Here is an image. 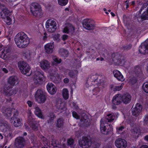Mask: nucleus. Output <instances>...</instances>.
<instances>
[{
    "instance_id": "nucleus-14",
    "label": "nucleus",
    "mask_w": 148,
    "mask_h": 148,
    "mask_svg": "<svg viewBox=\"0 0 148 148\" xmlns=\"http://www.w3.org/2000/svg\"><path fill=\"white\" fill-rule=\"evenodd\" d=\"M121 94L115 95L113 97L112 100V108L115 109L117 108L116 106H118L121 104L122 102Z\"/></svg>"
},
{
    "instance_id": "nucleus-20",
    "label": "nucleus",
    "mask_w": 148,
    "mask_h": 148,
    "mask_svg": "<svg viewBox=\"0 0 148 148\" xmlns=\"http://www.w3.org/2000/svg\"><path fill=\"white\" fill-rule=\"evenodd\" d=\"M80 125L81 127H88L90 126V123L89 118L86 114L82 116L80 119Z\"/></svg>"
},
{
    "instance_id": "nucleus-35",
    "label": "nucleus",
    "mask_w": 148,
    "mask_h": 148,
    "mask_svg": "<svg viewBox=\"0 0 148 148\" xmlns=\"http://www.w3.org/2000/svg\"><path fill=\"white\" fill-rule=\"evenodd\" d=\"M10 15V11L7 9H3L1 12V16L2 18H4L5 16Z\"/></svg>"
},
{
    "instance_id": "nucleus-22",
    "label": "nucleus",
    "mask_w": 148,
    "mask_h": 148,
    "mask_svg": "<svg viewBox=\"0 0 148 148\" xmlns=\"http://www.w3.org/2000/svg\"><path fill=\"white\" fill-rule=\"evenodd\" d=\"M47 88L49 93L52 95L55 94L57 88L55 86L51 83H48L47 85Z\"/></svg>"
},
{
    "instance_id": "nucleus-31",
    "label": "nucleus",
    "mask_w": 148,
    "mask_h": 148,
    "mask_svg": "<svg viewBox=\"0 0 148 148\" xmlns=\"http://www.w3.org/2000/svg\"><path fill=\"white\" fill-rule=\"evenodd\" d=\"M59 53L61 56L65 58L68 56L69 52L67 50L62 48L59 49Z\"/></svg>"
},
{
    "instance_id": "nucleus-24",
    "label": "nucleus",
    "mask_w": 148,
    "mask_h": 148,
    "mask_svg": "<svg viewBox=\"0 0 148 148\" xmlns=\"http://www.w3.org/2000/svg\"><path fill=\"white\" fill-rule=\"evenodd\" d=\"M121 97L122 102L124 104H127L130 102L132 99L131 95L128 93L123 95L121 94Z\"/></svg>"
},
{
    "instance_id": "nucleus-58",
    "label": "nucleus",
    "mask_w": 148,
    "mask_h": 148,
    "mask_svg": "<svg viewBox=\"0 0 148 148\" xmlns=\"http://www.w3.org/2000/svg\"><path fill=\"white\" fill-rule=\"evenodd\" d=\"M27 103L28 106L30 107H31L33 104V102L30 100H28L27 102Z\"/></svg>"
},
{
    "instance_id": "nucleus-13",
    "label": "nucleus",
    "mask_w": 148,
    "mask_h": 148,
    "mask_svg": "<svg viewBox=\"0 0 148 148\" xmlns=\"http://www.w3.org/2000/svg\"><path fill=\"white\" fill-rule=\"evenodd\" d=\"M100 130L101 133L105 135H108L109 134H111V133L113 130V128L112 126L111 125H104V123H101V120L100 121Z\"/></svg>"
},
{
    "instance_id": "nucleus-6",
    "label": "nucleus",
    "mask_w": 148,
    "mask_h": 148,
    "mask_svg": "<svg viewBox=\"0 0 148 148\" xmlns=\"http://www.w3.org/2000/svg\"><path fill=\"white\" fill-rule=\"evenodd\" d=\"M33 7L30 8V11L32 14L36 16H40L42 15V10L40 5L37 3H32V5Z\"/></svg>"
},
{
    "instance_id": "nucleus-36",
    "label": "nucleus",
    "mask_w": 148,
    "mask_h": 148,
    "mask_svg": "<svg viewBox=\"0 0 148 148\" xmlns=\"http://www.w3.org/2000/svg\"><path fill=\"white\" fill-rule=\"evenodd\" d=\"M133 71L135 74H143L140 66L138 65L134 67Z\"/></svg>"
},
{
    "instance_id": "nucleus-50",
    "label": "nucleus",
    "mask_w": 148,
    "mask_h": 148,
    "mask_svg": "<svg viewBox=\"0 0 148 148\" xmlns=\"http://www.w3.org/2000/svg\"><path fill=\"white\" fill-rule=\"evenodd\" d=\"M124 126H121L116 128L117 132L119 134H121L123 130L124 129Z\"/></svg>"
},
{
    "instance_id": "nucleus-46",
    "label": "nucleus",
    "mask_w": 148,
    "mask_h": 148,
    "mask_svg": "<svg viewBox=\"0 0 148 148\" xmlns=\"http://www.w3.org/2000/svg\"><path fill=\"white\" fill-rule=\"evenodd\" d=\"M100 89L98 87H96L93 89L92 93L93 95H97L99 92Z\"/></svg>"
},
{
    "instance_id": "nucleus-23",
    "label": "nucleus",
    "mask_w": 148,
    "mask_h": 148,
    "mask_svg": "<svg viewBox=\"0 0 148 148\" xmlns=\"http://www.w3.org/2000/svg\"><path fill=\"white\" fill-rule=\"evenodd\" d=\"M74 31V27L70 23L67 24L63 30V32L65 34H69L70 32L72 34Z\"/></svg>"
},
{
    "instance_id": "nucleus-27",
    "label": "nucleus",
    "mask_w": 148,
    "mask_h": 148,
    "mask_svg": "<svg viewBox=\"0 0 148 148\" xmlns=\"http://www.w3.org/2000/svg\"><path fill=\"white\" fill-rule=\"evenodd\" d=\"M34 109L35 110L34 111V113L35 115L38 117L42 119H44V116L40 108L37 106L35 107Z\"/></svg>"
},
{
    "instance_id": "nucleus-9",
    "label": "nucleus",
    "mask_w": 148,
    "mask_h": 148,
    "mask_svg": "<svg viewBox=\"0 0 148 148\" xmlns=\"http://www.w3.org/2000/svg\"><path fill=\"white\" fill-rule=\"evenodd\" d=\"M26 140L23 136H19L15 140L14 145L16 148H23L25 145Z\"/></svg>"
},
{
    "instance_id": "nucleus-51",
    "label": "nucleus",
    "mask_w": 148,
    "mask_h": 148,
    "mask_svg": "<svg viewBox=\"0 0 148 148\" xmlns=\"http://www.w3.org/2000/svg\"><path fill=\"white\" fill-rule=\"evenodd\" d=\"M72 114L74 118L77 119H79V116L78 114L76 112L73 111L72 112Z\"/></svg>"
},
{
    "instance_id": "nucleus-49",
    "label": "nucleus",
    "mask_w": 148,
    "mask_h": 148,
    "mask_svg": "<svg viewBox=\"0 0 148 148\" xmlns=\"http://www.w3.org/2000/svg\"><path fill=\"white\" fill-rule=\"evenodd\" d=\"M53 60L54 62L57 64L60 63L62 61L61 59H59L56 56L53 57Z\"/></svg>"
},
{
    "instance_id": "nucleus-10",
    "label": "nucleus",
    "mask_w": 148,
    "mask_h": 148,
    "mask_svg": "<svg viewBox=\"0 0 148 148\" xmlns=\"http://www.w3.org/2000/svg\"><path fill=\"white\" fill-rule=\"evenodd\" d=\"M84 27L88 30L93 29L95 27V24L94 21L90 19H85L82 22Z\"/></svg>"
},
{
    "instance_id": "nucleus-63",
    "label": "nucleus",
    "mask_w": 148,
    "mask_h": 148,
    "mask_svg": "<svg viewBox=\"0 0 148 148\" xmlns=\"http://www.w3.org/2000/svg\"><path fill=\"white\" fill-rule=\"evenodd\" d=\"M2 70L3 71L4 73H8V71L7 69L5 68H3L2 69Z\"/></svg>"
},
{
    "instance_id": "nucleus-40",
    "label": "nucleus",
    "mask_w": 148,
    "mask_h": 148,
    "mask_svg": "<svg viewBox=\"0 0 148 148\" xmlns=\"http://www.w3.org/2000/svg\"><path fill=\"white\" fill-rule=\"evenodd\" d=\"M63 119L61 118H59L57 120L56 126L58 127H60L63 125Z\"/></svg>"
},
{
    "instance_id": "nucleus-47",
    "label": "nucleus",
    "mask_w": 148,
    "mask_h": 148,
    "mask_svg": "<svg viewBox=\"0 0 148 148\" xmlns=\"http://www.w3.org/2000/svg\"><path fill=\"white\" fill-rule=\"evenodd\" d=\"M142 88L145 92L148 93V83H145L143 85Z\"/></svg>"
},
{
    "instance_id": "nucleus-29",
    "label": "nucleus",
    "mask_w": 148,
    "mask_h": 148,
    "mask_svg": "<svg viewBox=\"0 0 148 148\" xmlns=\"http://www.w3.org/2000/svg\"><path fill=\"white\" fill-rule=\"evenodd\" d=\"M47 117V123L50 124H53V123L54 119L56 117L55 115L53 113L50 112L49 114Z\"/></svg>"
},
{
    "instance_id": "nucleus-55",
    "label": "nucleus",
    "mask_w": 148,
    "mask_h": 148,
    "mask_svg": "<svg viewBox=\"0 0 148 148\" xmlns=\"http://www.w3.org/2000/svg\"><path fill=\"white\" fill-rule=\"evenodd\" d=\"M60 37V35L58 34H57L54 35V38L56 40L58 41L59 40Z\"/></svg>"
},
{
    "instance_id": "nucleus-61",
    "label": "nucleus",
    "mask_w": 148,
    "mask_h": 148,
    "mask_svg": "<svg viewBox=\"0 0 148 148\" xmlns=\"http://www.w3.org/2000/svg\"><path fill=\"white\" fill-rule=\"evenodd\" d=\"M63 82L65 83H68L69 82V79L67 78H65L64 79Z\"/></svg>"
},
{
    "instance_id": "nucleus-11",
    "label": "nucleus",
    "mask_w": 148,
    "mask_h": 148,
    "mask_svg": "<svg viewBox=\"0 0 148 148\" xmlns=\"http://www.w3.org/2000/svg\"><path fill=\"white\" fill-rule=\"evenodd\" d=\"M18 65L19 69L23 74H26L30 69V67L29 65L24 61L19 62Z\"/></svg>"
},
{
    "instance_id": "nucleus-54",
    "label": "nucleus",
    "mask_w": 148,
    "mask_h": 148,
    "mask_svg": "<svg viewBox=\"0 0 148 148\" xmlns=\"http://www.w3.org/2000/svg\"><path fill=\"white\" fill-rule=\"evenodd\" d=\"M68 38V36L66 34H64L62 36V39L63 40L65 41Z\"/></svg>"
},
{
    "instance_id": "nucleus-5",
    "label": "nucleus",
    "mask_w": 148,
    "mask_h": 148,
    "mask_svg": "<svg viewBox=\"0 0 148 148\" xmlns=\"http://www.w3.org/2000/svg\"><path fill=\"white\" fill-rule=\"evenodd\" d=\"M112 55L114 56L112 60L115 65L122 66L125 64V58H122V55L119 52L114 53Z\"/></svg>"
},
{
    "instance_id": "nucleus-33",
    "label": "nucleus",
    "mask_w": 148,
    "mask_h": 148,
    "mask_svg": "<svg viewBox=\"0 0 148 148\" xmlns=\"http://www.w3.org/2000/svg\"><path fill=\"white\" fill-rule=\"evenodd\" d=\"M62 95L63 98L65 100H67L69 97V91L66 88L63 89L62 92Z\"/></svg>"
},
{
    "instance_id": "nucleus-3",
    "label": "nucleus",
    "mask_w": 148,
    "mask_h": 148,
    "mask_svg": "<svg viewBox=\"0 0 148 148\" xmlns=\"http://www.w3.org/2000/svg\"><path fill=\"white\" fill-rule=\"evenodd\" d=\"M0 127L1 131L4 132L5 137L8 139H11L13 137L11 127L7 121H2L0 124Z\"/></svg>"
},
{
    "instance_id": "nucleus-62",
    "label": "nucleus",
    "mask_w": 148,
    "mask_h": 148,
    "mask_svg": "<svg viewBox=\"0 0 148 148\" xmlns=\"http://www.w3.org/2000/svg\"><path fill=\"white\" fill-rule=\"evenodd\" d=\"M142 6H144V8H145L146 7L148 6V1H147L145 3H144L143 5ZM148 9V7H147V10Z\"/></svg>"
},
{
    "instance_id": "nucleus-26",
    "label": "nucleus",
    "mask_w": 148,
    "mask_h": 148,
    "mask_svg": "<svg viewBox=\"0 0 148 148\" xmlns=\"http://www.w3.org/2000/svg\"><path fill=\"white\" fill-rule=\"evenodd\" d=\"M18 80V77L15 76H10L8 78V82L9 86L12 87L14 86Z\"/></svg>"
},
{
    "instance_id": "nucleus-56",
    "label": "nucleus",
    "mask_w": 148,
    "mask_h": 148,
    "mask_svg": "<svg viewBox=\"0 0 148 148\" xmlns=\"http://www.w3.org/2000/svg\"><path fill=\"white\" fill-rule=\"evenodd\" d=\"M51 145L52 146L54 147L56 146V142L54 140H52L51 143Z\"/></svg>"
},
{
    "instance_id": "nucleus-25",
    "label": "nucleus",
    "mask_w": 148,
    "mask_h": 148,
    "mask_svg": "<svg viewBox=\"0 0 148 148\" xmlns=\"http://www.w3.org/2000/svg\"><path fill=\"white\" fill-rule=\"evenodd\" d=\"M54 47V46L53 42L48 43L44 46L45 52L48 54L53 52Z\"/></svg>"
},
{
    "instance_id": "nucleus-45",
    "label": "nucleus",
    "mask_w": 148,
    "mask_h": 148,
    "mask_svg": "<svg viewBox=\"0 0 148 148\" xmlns=\"http://www.w3.org/2000/svg\"><path fill=\"white\" fill-rule=\"evenodd\" d=\"M114 76L119 81H123L125 80L123 75H114Z\"/></svg>"
},
{
    "instance_id": "nucleus-48",
    "label": "nucleus",
    "mask_w": 148,
    "mask_h": 148,
    "mask_svg": "<svg viewBox=\"0 0 148 148\" xmlns=\"http://www.w3.org/2000/svg\"><path fill=\"white\" fill-rule=\"evenodd\" d=\"M10 15L5 16V17H4V18H3L7 20L8 22H7V23L9 25L11 24L12 21V19L10 17Z\"/></svg>"
},
{
    "instance_id": "nucleus-21",
    "label": "nucleus",
    "mask_w": 148,
    "mask_h": 148,
    "mask_svg": "<svg viewBox=\"0 0 148 148\" xmlns=\"http://www.w3.org/2000/svg\"><path fill=\"white\" fill-rule=\"evenodd\" d=\"M142 109V106L140 103H137L135 108L132 109L133 115L135 116H138L141 112Z\"/></svg>"
},
{
    "instance_id": "nucleus-37",
    "label": "nucleus",
    "mask_w": 148,
    "mask_h": 148,
    "mask_svg": "<svg viewBox=\"0 0 148 148\" xmlns=\"http://www.w3.org/2000/svg\"><path fill=\"white\" fill-rule=\"evenodd\" d=\"M50 76L53 77V79H54V82L56 83H59L61 80V78L60 75H50Z\"/></svg>"
},
{
    "instance_id": "nucleus-15",
    "label": "nucleus",
    "mask_w": 148,
    "mask_h": 148,
    "mask_svg": "<svg viewBox=\"0 0 148 148\" xmlns=\"http://www.w3.org/2000/svg\"><path fill=\"white\" fill-rule=\"evenodd\" d=\"M101 75H90L89 77L87 78L85 84L86 87L88 88L93 85L92 82H95L98 80L99 76Z\"/></svg>"
},
{
    "instance_id": "nucleus-34",
    "label": "nucleus",
    "mask_w": 148,
    "mask_h": 148,
    "mask_svg": "<svg viewBox=\"0 0 148 148\" xmlns=\"http://www.w3.org/2000/svg\"><path fill=\"white\" fill-rule=\"evenodd\" d=\"M81 59L80 58L79 59H75V62L73 63V65L76 69L79 68L81 66V63L80 62Z\"/></svg>"
},
{
    "instance_id": "nucleus-17",
    "label": "nucleus",
    "mask_w": 148,
    "mask_h": 148,
    "mask_svg": "<svg viewBox=\"0 0 148 148\" xmlns=\"http://www.w3.org/2000/svg\"><path fill=\"white\" fill-rule=\"evenodd\" d=\"M139 51L141 54L145 55L148 53V38L141 43L139 47Z\"/></svg>"
},
{
    "instance_id": "nucleus-30",
    "label": "nucleus",
    "mask_w": 148,
    "mask_h": 148,
    "mask_svg": "<svg viewBox=\"0 0 148 148\" xmlns=\"http://www.w3.org/2000/svg\"><path fill=\"white\" fill-rule=\"evenodd\" d=\"M29 124L32 130L35 131H37L38 130V123L34 120H33L30 121Z\"/></svg>"
},
{
    "instance_id": "nucleus-44",
    "label": "nucleus",
    "mask_w": 148,
    "mask_h": 148,
    "mask_svg": "<svg viewBox=\"0 0 148 148\" xmlns=\"http://www.w3.org/2000/svg\"><path fill=\"white\" fill-rule=\"evenodd\" d=\"M74 142V140L71 138L68 139L67 140V144L68 146L72 147L73 146Z\"/></svg>"
},
{
    "instance_id": "nucleus-39",
    "label": "nucleus",
    "mask_w": 148,
    "mask_h": 148,
    "mask_svg": "<svg viewBox=\"0 0 148 148\" xmlns=\"http://www.w3.org/2000/svg\"><path fill=\"white\" fill-rule=\"evenodd\" d=\"M115 116L113 114H110L107 115L106 117V119L108 122H111L114 119Z\"/></svg>"
},
{
    "instance_id": "nucleus-53",
    "label": "nucleus",
    "mask_w": 148,
    "mask_h": 148,
    "mask_svg": "<svg viewBox=\"0 0 148 148\" xmlns=\"http://www.w3.org/2000/svg\"><path fill=\"white\" fill-rule=\"evenodd\" d=\"M3 49L4 50L6 54V55L10 52L11 51V49L10 47L7 48L6 47L5 48Z\"/></svg>"
},
{
    "instance_id": "nucleus-12",
    "label": "nucleus",
    "mask_w": 148,
    "mask_h": 148,
    "mask_svg": "<svg viewBox=\"0 0 148 148\" xmlns=\"http://www.w3.org/2000/svg\"><path fill=\"white\" fill-rule=\"evenodd\" d=\"M12 87L9 84H6L3 88L4 94L7 96H10L15 94L17 92L18 90L16 88L12 89Z\"/></svg>"
},
{
    "instance_id": "nucleus-28",
    "label": "nucleus",
    "mask_w": 148,
    "mask_h": 148,
    "mask_svg": "<svg viewBox=\"0 0 148 148\" xmlns=\"http://www.w3.org/2000/svg\"><path fill=\"white\" fill-rule=\"evenodd\" d=\"M50 63L47 60H44L40 63V67L42 69H47L50 67Z\"/></svg>"
},
{
    "instance_id": "nucleus-16",
    "label": "nucleus",
    "mask_w": 148,
    "mask_h": 148,
    "mask_svg": "<svg viewBox=\"0 0 148 148\" xmlns=\"http://www.w3.org/2000/svg\"><path fill=\"white\" fill-rule=\"evenodd\" d=\"M128 76L130 77L129 83L132 86L137 84L138 81L139 80H140L141 79L140 78V77L142 75H128Z\"/></svg>"
},
{
    "instance_id": "nucleus-41",
    "label": "nucleus",
    "mask_w": 148,
    "mask_h": 148,
    "mask_svg": "<svg viewBox=\"0 0 148 148\" xmlns=\"http://www.w3.org/2000/svg\"><path fill=\"white\" fill-rule=\"evenodd\" d=\"M132 45L131 43L127 44L123 46L121 48V50L123 51H128L130 50L132 48Z\"/></svg>"
},
{
    "instance_id": "nucleus-52",
    "label": "nucleus",
    "mask_w": 148,
    "mask_h": 148,
    "mask_svg": "<svg viewBox=\"0 0 148 148\" xmlns=\"http://www.w3.org/2000/svg\"><path fill=\"white\" fill-rule=\"evenodd\" d=\"M144 125L148 124V115H147L144 117Z\"/></svg>"
},
{
    "instance_id": "nucleus-1",
    "label": "nucleus",
    "mask_w": 148,
    "mask_h": 148,
    "mask_svg": "<svg viewBox=\"0 0 148 148\" xmlns=\"http://www.w3.org/2000/svg\"><path fill=\"white\" fill-rule=\"evenodd\" d=\"M2 112L5 116L8 118L11 116L12 112H14L13 117L10 120V122L13 123V124L15 127H18L21 125V121L20 119L17 117L18 115V111L14 108H6L3 107L2 109Z\"/></svg>"
},
{
    "instance_id": "nucleus-18",
    "label": "nucleus",
    "mask_w": 148,
    "mask_h": 148,
    "mask_svg": "<svg viewBox=\"0 0 148 148\" xmlns=\"http://www.w3.org/2000/svg\"><path fill=\"white\" fill-rule=\"evenodd\" d=\"M45 80L44 75H34L33 79L34 83L36 85L41 84Z\"/></svg>"
},
{
    "instance_id": "nucleus-64",
    "label": "nucleus",
    "mask_w": 148,
    "mask_h": 148,
    "mask_svg": "<svg viewBox=\"0 0 148 148\" xmlns=\"http://www.w3.org/2000/svg\"><path fill=\"white\" fill-rule=\"evenodd\" d=\"M140 148H148V146L147 145H142Z\"/></svg>"
},
{
    "instance_id": "nucleus-4",
    "label": "nucleus",
    "mask_w": 148,
    "mask_h": 148,
    "mask_svg": "<svg viewBox=\"0 0 148 148\" xmlns=\"http://www.w3.org/2000/svg\"><path fill=\"white\" fill-rule=\"evenodd\" d=\"M35 99L38 103H44L47 100V94L45 90L41 89H38L35 93Z\"/></svg>"
},
{
    "instance_id": "nucleus-57",
    "label": "nucleus",
    "mask_w": 148,
    "mask_h": 148,
    "mask_svg": "<svg viewBox=\"0 0 148 148\" xmlns=\"http://www.w3.org/2000/svg\"><path fill=\"white\" fill-rule=\"evenodd\" d=\"M72 104L73 105V107L76 110L78 109L79 108V107L77 105L76 103L73 102Z\"/></svg>"
},
{
    "instance_id": "nucleus-42",
    "label": "nucleus",
    "mask_w": 148,
    "mask_h": 148,
    "mask_svg": "<svg viewBox=\"0 0 148 148\" xmlns=\"http://www.w3.org/2000/svg\"><path fill=\"white\" fill-rule=\"evenodd\" d=\"M7 56L4 50L2 49L0 50V58L5 59L7 57Z\"/></svg>"
},
{
    "instance_id": "nucleus-60",
    "label": "nucleus",
    "mask_w": 148,
    "mask_h": 148,
    "mask_svg": "<svg viewBox=\"0 0 148 148\" xmlns=\"http://www.w3.org/2000/svg\"><path fill=\"white\" fill-rule=\"evenodd\" d=\"M70 75V76L72 78H74L76 80L77 78V75Z\"/></svg>"
},
{
    "instance_id": "nucleus-19",
    "label": "nucleus",
    "mask_w": 148,
    "mask_h": 148,
    "mask_svg": "<svg viewBox=\"0 0 148 148\" xmlns=\"http://www.w3.org/2000/svg\"><path fill=\"white\" fill-rule=\"evenodd\" d=\"M115 146L118 148H125L127 145L125 140L121 138H118L115 142Z\"/></svg>"
},
{
    "instance_id": "nucleus-43",
    "label": "nucleus",
    "mask_w": 148,
    "mask_h": 148,
    "mask_svg": "<svg viewBox=\"0 0 148 148\" xmlns=\"http://www.w3.org/2000/svg\"><path fill=\"white\" fill-rule=\"evenodd\" d=\"M59 5L62 6L66 5L68 3V0H58Z\"/></svg>"
},
{
    "instance_id": "nucleus-38",
    "label": "nucleus",
    "mask_w": 148,
    "mask_h": 148,
    "mask_svg": "<svg viewBox=\"0 0 148 148\" xmlns=\"http://www.w3.org/2000/svg\"><path fill=\"white\" fill-rule=\"evenodd\" d=\"M140 17L143 21L148 19V9L141 15Z\"/></svg>"
},
{
    "instance_id": "nucleus-32",
    "label": "nucleus",
    "mask_w": 148,
    "mask_h": 148,
    "mask_svg": "<svg viewBox=\"0 0 148 148\" xmlns=\"http://www.w3.org/2000/svg\"><path fill=\"white\" fill-rule=\"evenodd\" d=\"M124 84L122 83L119 86H115L114 87L113 85L111 86V88L114 92L119 91L121 90L123 88Z\"/></svg>"
},
{
    "instance_id": "nucleus-59",
    "label": "nucleus",
    "mask_w": 148,
    "mask_h": 148,
    "mask_svg": "<svg viewBox=\"0 0 148 148\" xmlns=\"http://www.w3.org/2000/svg\"><path fill=\"white\" fill-rule=\"evenodd\" d=\"M113 74H122L120 71L117 70H114L113 71Z\"/></svg>"
},
{
    "instance_id": "nucleus-2",
    "label": "nucleus",
    "mask_w": 148,
    "mask_h": 148,
    "mask_svg": "<svg viewBox=\"0 0 148 148\" xmlns=\"http://www.w3.org/2000/svg\"><path fill=\"white\" fill-rule=\"evenodd\" d=\"M14 40L17 46L20 48L26 47L29 43V39L24 33L21 32L15 36Z\"/></svg>"
},
{
    "instance_id": "nucleus-7",
    "label": "nucleus",
    "mask_w": 148,
    "mask_h": 148,
    "mask_svg": "<svg viewBox=\"0 0 148 148\" xmlns=\"http://www.w3.org/2000/svg\"><path fill=\"white\" fill-rule=\"evenodd\" d=\"M78 142L80 146L83 148H88L91 145V138L89 135L83 136Z\"/></svg>"
},
{
    "instance_id": "nucleus-8",
    "label": "nucleus",
    "mask_w": 148,
    "mask_h": 148,
    "mask_svg": "<svg viewBox=\"0 0 148 148\" xmlns=\"http://www.w3.org/2000/svg\"><path fill=\"white\" fill-rule=\"evenodd\" d=\"M46 27L47 30L50 32H53L57 29L56 23L53 20L48 19L46 22Z\"/></svg>"
}]
</instances>
